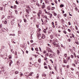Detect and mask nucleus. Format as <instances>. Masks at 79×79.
<instances>
[{
	"instance_id": "36",
	"label": "nucleus",
	"mask_w": 79,
	"mask_h": 79,
	"mask_svg": "<svg viewBox=\"0 0 79 79\" xmlns=\"http://www.w3.org/2000/svg\"><path fill=\"white\" fill-rule=\"evenodd\" d=\"M72 37H73V38H74V35L73 34H72Z\"/></svg>"
},
{
	"instance_id": "33",
	"label": "nucleus",
	"mask_w": 79,
	"mask_h": 79,
	"mask_svg": "<svg viewBox=\"0 0 79 79\" xmlns=\"http://www.w3.org/2000/svg\"><path fill=\"white\" fill-rule=\"evenodd\" d=\"M19 23H21V22H22V20H20L19 21Z\"/></svg>"
},
{
	"instance_id": "1",
	"label": "nucleus",
	"mask_w": 79,
	"mask_h": 79,
	"mask_svg": "<svg viewBox=\"0 0 79 79\" xmlns=\"http://www.w3.org/2000/svg\"><path fill=\"white\" fill-rule=\"evenodd\" d=\"M29 74V73H25L24 74V76H27V77H28V76H30V74Z\"/></svg>"
},
{
	"instance_id": "54",
	"label": "nucleus",
	"mask_w": 79,
	"mask_h": 79,
	"mask_svg": "<svg viewBox=\"0 0 79 79\" xmlns=\"http://www.w3.org/2000/svg\"><path fill=\"white\" fill-rule=\"evenodd\" d=\"M47 14L48 15H50L51 14L49 12H48Z\"/></svg>"
},
{
	"instance_id": "37",
	"label": "nucleus",
	"mask_w": 79,
	"mask_h": 79,
	"mask_svg": "<svg viewBox=\"0 0 79 79\" xmlns=\"http://www.w3.org/2000/svg\"><path fill=\"white\" fill-rule=\"evenodd\" d=\"M39 12H40V14H42V12H41V10H39Z\"/></svg>"
},
{
	"instance_id": "49",
	"label": "nucleus",
	"mask_w": 79,
	"mask_h": 79,
	"mask_svg": "<svg viewBox=\"0 0 79 79\" xmlns=\"http://www.w3.org/2000/svg\"><path fill=\"white\" fill-rule=\"evenodd\" d=\"M70 59V57H68V60H69Z\"/></svg>"
},
{
	"instance_id": "45",
	"label": "nucleus",
	"mask_w": 79,
	"mask_h": 79,
	"mask_svg": "<svg viewBox=\"0 0 79 79\" xmlns=\"http://www.w3.org/2000/svg\"><path fill=\"white\" fill-rule=\"evenodd\" d=\"M30 42H31V43H32V42H33V40H31Z\"/></svg>"
},
{
	"instance_id": "59",
	"label": "nucleus",
	"mask_w": 79,
	"mask_h": 79,
	"mask_svg": "<svg viewBox=\"0 0 79 79\" xmlns=\"http://www.w3.org/2000/svg\"><path fill=\"white\" fill-rule=\"evenodd\" d=\"M49 69H50V70H52V68H51L50 66H49Z\"/></svg>"
},
{
	"instance_id": "28",
	"label": "nucleus",
	"mask_w": 79,
	"mask_h": 79,
	"mask_svg": "<svg viewBox=\"0 0 79 79\" xmlns=\"http://www.w3.org/2000/svg\"><path fill=\"white\" fill-rule=\"evenodd\" d=\"M64 56H65V57H66L67 56V54H64Z\"/></svg>"
},
{
	"instance_id": "38",
	"label": "nucleus",
	"mask_w": 79,
	"mask_h": 79,
	"mask_svg": "<svg viewBox=\"0 0 79 79\" xmlns=\"http://www.w3.org/2000/svg\"><path fill=\"white\" fill-rule=\"evenodd\" d=\"M37 76L36 77V78H39V74H37Z\"/></svg>"
},
{
	"instance_id": "27",
	"label": "nucleus",
	"mask_w": 79,
	"mask_h": 79,
	"mask_svg": "<svg viewBox=\"0 0 79 79\" xmlns=\"http://www.w3.org/2000/svg\"><path fill=\"white\" fill-rule=\"evenodd\" d=\"M71 58H74V56H73V55H71Z\"/></svg>"
},
{
	"instance_id": "46",
	"label": "nucleus",
	"mask_w": 79,
	"mask_h": 79,
	"mask_svg": "<svg viewBox=\"0 0 79 79\" xmlns=\"http://www.w3.org/2000/svg\"><path fill=\"white\" fill-rule=\"evenodd\" d=\"M69 16H72V15H71V14H70V13H69Z\"/></svg>"
},
{
	"instance_id": "14",
	"label": "nucleus",
	"mask_w": 79,
	"mask_h": 79,
	"mask_svg": "<svg viewBox=\"0 0 79 79\" xmlns=\"http://www.w3.org/2000/svg\"><path fill=\"white\" fill-rule=\"evenodd\" d=\"M41 39H42V37L41 36L38 37V39H39V40H40Z\"/></svg>"
},
{
	"instance_id": "63",
	"label": "nucleus",
	"mask_w": 79,
	"mask_h": 79,
	"mask_svg": "<svg viewBox=\"0 0 79 79\" xmlns=\"http://www.w3.org/2000/svg\"><path fill=\"white\" fill-rule=\"evenodd\" d=\"M45 21L46 23H47V22H48V21H47V19L45 20Z\"/></svg>"
},
{
	"instance_id": "48",
	"label": "nucleus",
	"mask_w": 79,
	"mask_h": 79,
	"mask_svg": "<svg viewBox=\"0 0 79 79\" xmlns=\"http://www.w3.org/2000/svg\"><path fill=\"white\" fill-rule=\"evenodd\" d=\"M48 34H51V32H50V31H48Z\"/></svg>"
},
{
	"instance_id": "2",
	"label": "nucleus",
	"mask_w": 79,
	"mask_h": 79,
	"mask_svg": "<svg viewBox=\"0 0 79 79\" xmlns=\"http://www.w3.org/2000/svg\"><path fill=\"white\" fill-rule=\"evenodd\" d=\"M11 24H14V23H15V19H13L11 20Z\"/></svg>"
},
{
	"instance_id": "57",
	"label": "nucleus",
	"mask_w": 79,
	"mask_h": 79,
	"mask_svg": "<svg viewBox=\"0 0 79 79\" xmlns=\"http://www.w3.org/2000/svg\"><path fill=\"white\" fill-rule=\"evenodd\" d=\"M75 10H76V11H77V7H76L75 8Z\"/></svg>"
},
{
	"instance_id": "4",
	"label": "nucleus",
	"mask_w": 79,
	"mask_h": 79,
	"mask_svg": "<svg viewBox=\"0 0 79 79\" xmlns=\"http://www.w3.org/2000/svg\"><path fill=\"white\" fill-rule=\"evenodd\" d=\"M2 74L3 76H6V72H4L3 73H2Z\"/></svg>"
},
{
	"instance_id": "43",
	"label": "nucleus",
	"mask_w": 79,
	"mask_h": 79,
	"mask_svg": "<svg viewBox=\"0 0 79 79\" xmlns=\"http://www.w3.org/2000/svg\"><path fill=\"white\" fill-rule=\"evenodd\" d=\"M12 73V74H13L14 73H13V71H10V73Z\"/></svg>"
},
{
	"instance_id": "24",
	"label": "nucleus",
	"mask_w": 79,
	"mask_h": 79,
	"mask_svg": "<svg viewBox=\"0 0 79 79\" xmlns=\"http://www.w3.org/2000/svg\"><path fill=\"white\" fill-rule=\"evenodd\" d=\"M37 15L38 16H39L38 18H39V17H40V14H39V13H38L37 14Z\"/></svg>"
},
{
	"instance_id": "55",
	"label": "nucleus",
	"mask_w": 79,
	"mask_h": 79,
	"mask_svg": "<svg viewBox=\"0 0 79 79\" xmlns=\"http://www.w3.org/2000/svg\"><path fill=\"white\" fill-rule=\"evenodd\" d=\"M10 64H12V63H13V62L12 61H10Z\"/></svg>"
},
{
	"instance_id": "51",
	"label": "nucleus",
	"mask_w": 79,
	"mask_h": 79,
	"mask_svg": "<svg viewBox=\"0 0 79 79\" xmlns=\"http://www.w3.org/2000/svg\"><path fill=\"white\" fill-rule=\"evenodd\" d=\"M69 42H71V39H68Z\"/></svg>"
},
{
	"instance_id": "7",
	"label": "nucleus",
	"mask_w": 79,
	"mask_h": 79,
	"mask_svg": "<svg viewBox=\"0 0 79 79\" xmlns=\"http://www.w3.org/2000/svg\"><path fill=\"white\" fill-rule=\"evenodd\" d=\"M53 56V54H50L49 57H50V58H53V56Z\"/></svg>"
},
{
	"instance_id": "64",
	"label": "nucleus",
	"mask_w": 79,
	"mask_h": 79,
	"mask_svg": "<svg viewBox=\"0 0 79 79\" xmlns=\"http://www.w3.org/2000/svg\"><path fill=\"white\" fill-rule=\"evenodd\" d=\"M28 51H26V53H28Z\"/></svg>"
},
{
	"instance_id": "11",
	"label": "nucleus",
	"mask_w": 79,
	"mask_h": 79,
	"mask_svg": "<svg viewBox=\"0 0 79 79\" xmlns=\"http://www.w3.org/2000/svg\"><path fill=\"white\" fill-rule=\"evenodd\" d=\"M13 18V16L12 15H10V16H9V17H8V18Z\"/></svg>"
},
{
	"instance_id": "26",
	"label": "nucleus",
	"mask_w": 79,
	"mask_h": 79,
	"mask_svg": "<svg viewBox=\"0 0 79 79\" xmlns=\"http://www.w3.org/2000/svg\"><path fill=\"white\" fill-rule=\"evenodd\" d=\"M42 8H43V9H44L45 8V6H44V5H43L42 6Z\"/></svg>"
},
{
	"instance_id": "3",
	"label": "nucleus",
	"mask_w": 79,
	"mask_h": 79,
	"mask_svg": "<svg viewBox=\"0 0 79 79\" xmlns=\"http://www.w3.org/2000/svg\"><path fill=\"white\" fill-rule=\"evenodd\" d=\"M5 70L4 69H2L1 71L0 70V74L2 73H4V72H5Z\"/></svg>"
},
{
	"instance_id": "41",
	"label": "nucleus",
	"mask_w": 79,
	"mask_h": 79,
	"mask_svg": "<svg viewBox=\"0 0 79 79\" xmlns=\"http://www.w3.org/2000/svg\"><path fill=\"white\" fill-rule=\"evenodd\" d=\"M68 31H69V32H71V30L70 29H68Z\"/></svg>"
},
{
	"instance_id": "16",
	"label": "nucleus",
	"mask_w": 79,
	"mask_h": 79,
	"mask_svg": "<svg viewBox=\"0 0 79 79\" xmlns=\"http://www.w3.org/2000/svg\"><path fill=\"white\" fill-rule=\"evenodd\" d=\"M49 15H50V18H52V14H50Z\"/></svg>"
},
{
	"instance_id": "32",
	"label": "nucleus",
	"mask_w": 79,
	"mask_h": 79,
	"mask_svg": "<svg viewBox=\"0 0 79 79\" xmlns=\"http://www.w3.org/2000/svg\"><path fill=\"white\" fill-rule=\"evenodd\" d=\"M56 47H58V44H56Z\"/></svg>"
},
{
	"instance_id": "23",
	"label": "nucleus",
	"mask_w": 79,
	"mask_h": 79,
	"mask_svg": "<svg viewBox=\"0 0 79 79\" xmlns=\"http://www.w3.org/2000/svg\"><path fill=\"white\" fill-rule=\"evenodd\" d=\"M64 63H66L67 62V61H66V60H64Z\"/></svg>"
},
{
	"instance_id": "39",
	"label": "nucleus",
	"mask_w": 79,
	"mask_h": 79,
	"mask_svg": "<svg viewBox=\"0 0 79 79\" xmlns=\"http://www.w3.org/2000/svg\"><path fill=\"white\" fill-rule=\"evenodd\" d=\"M75 27V28H76V30H77V26L76 25Z\"/></svg>"
},
{
	"instance_id": "56",
	"label": "nucleus",
	"mask_w": 79,
	"mask_h": 79,
	"mask_svg": "<svg viewBox=\"0 0 79 79\" xmlns=\"http://www.w3.org/2000/svg\"><path fill=\"white\" fill-rule=\"evenodd\" d=\"M52 25L53 26L54 25V23L53 22H52Z\"/></svg>"
},
{
	"instance_id": "58",
	"label": "nucleus",
	"mask_w": 79,
	"mask_h": 79,
	"mask_svg": "<svg viewBox=\"0 0 79 79\" xmlns=\"http://www.w3.org/2000/svg\"><path fill=\"white\" fill-rule=\"evenodd\" d=\"M31 50H32V51H34V48H31Z\"/></svg>"
},
{
	"instance_id": "34",
	"label": "nucleus",
	"mask_w": 79,
	"mask_h": 79,
	"mask_svg": "<svg viewBox=\"0 0 79 79\" xmlns=\"http://www.w3.org/2000/svg\"><path fill=\"white\" fill-rule=\"evenodd\" d=\"M15 3H16V4H18V2L17 0L15 1Z\"/></svg>"
},
{
	"instance_id": "22",
	"label": "nucleus",
	"mask_w": 79,
	"mask_h": 79,
	"mask_svg": "<svg viewBox=\"0 0 79 79\" xmlns=\"http://www.w3.org/2000/svg\"><path fill=\"white\" fill-rule=\"evenodd\" d=\"M54 16H56V15H57L56 13H54Z\"/></svg>"
},
{
	"instance_id": "5",
	"label": "nucleus",
	"mask_w": 79,
	"mask_h": 79,
	"mask_svg": "<svg viewBox=\"0 0 79 79\" xmlns=\"http://www.w3.org/2000/svg\"><path fill=\"white\" fill-rule=\"evenodd\" d=\"M37 35L38 37L41 36V34H40V33H38L37 34Z\"/></svg>"
},
{
	"instance_id": "62",
	"label": "nucleus",
	"mask_w": 79,
	"mask_h": 79,
	"mask_svg": "<svg viewBox=\"0 0 79 79\" xmlns=\"http://www.w3.org/2000/svg\"><path fill=\"white\" fill-rule=\"evenodd\" d=\"M51 5H54V3H53L52 2Z\"/></svg>"
},
{
	"instance_id": "47",
	"label": "nucleus",
	"mask_w": 79,
	"mask_h": 79,
	"mask_svg": "<svg viewBox=\"0 0 79 79\" xmlns=\"http://www.w3.org/2000/svg\"><path fill=\"white\" fill-rule=\"evenodd\" d=\"M5 48V46H2V48Z\"/></svg>"
},
{
	"instance_id": "53",
	"label": "nucleus",
	"mask_w": 79,
	"mask_h": 79,
	"mask_svg": "<svg viewBox=\"0 0 79 79\" xmlns=\"http://www.w3.org/2000/svg\"><path fill=\"white\" fill-rule=\"evenodd\" d=\"M46 63L45 62H44V66H45V65H46Z\"/></svg>"
},
{
	"instance_id": "40",
	"label": "nucleus",
	"mask_w": 79,
	"mask_h": 79,
	"mask_svg": "<svg viewBox=\"0 0 79 79\" xmlns=\"http://www.w3.org/2000/svg\"><path fill=\"white\" fill-rule=\"evenodd\" d=\"M63 32L64 33V34H66V31H64Z\"/></svg>"
},
{
	"instance_id": "10",
	"label": "nucleus",
	"mask_w": 79,
	"mask_h": 79,
	"mask_svg": "<svg viewBox=\"0 0 79 79\" xmlns=\"http://www.w3.org/2000/svg\"><path fill=\"white\" fill-rule=\"evenodd\" d=\"M26 11L27 13V14H28V15H29V10H28L27 9L26 10Z\"/></svg>"
},
{
	"instance_id": "42",
	"label": "nucleus",
	"mask_w": 79,
	"mask_h": 79,
	"mask_svg": "<svg viewBox=\"0 0 79 79\" xmlns=\"http://www.w3.org/2000/svg\"><path fill=\"white\" fill-rule=\"evenodd\" d=\"M64 16H65V17H66V14H65L64 15Z\"/></svg>"
},
{
	"instance_id": "52",
	"label": "nucleus",
	"mask_w": 79,
	"mask_h": 79,
	"mask_svg": "<svg viewBox=\"0 0 79 79\" xmlns=\"http://www.w3.org/2000/svg\"><path fill=\"white\" fill-rule=\"evenodd\" d=\"M46 56H48V53H46Z\"/></svg>"
},
{
	"instance_id": "19",
	"label": "nucleus",
	"mask_w": 79,
	"mask_h": 79,
	"mask_svg": "<svg viewBox=\"0 0 79 79\" xmlns=\"http://www.w3.org/2000/svg\"><path fill=\"white\" fill-rule=\"evenodd\" d=\"M4 18H5V15H2V18L1 19H3Z\"/></svg>"
},
{
	"instance_id": "29",
	"label": "nucleus",
	"mask_w": 79,
	"mask_h": 79,
	"mask_svg": "<svg viewBox=\"0 0 79 79\" xmlns=\"http://www.w3.org/2000/svg\"><path fill=\"white\" fill-rule=\"evenodd\" d=\"M14 9H16V5L14 6Z\"/></svg>"
},
{
	"instance_id": "8",
	"label": "nucleus",
	"mask_w": 79,
	"mask_h": 79,
	"mask_svg": "<svg viewBox=\"0 0 79 79\" xmlns=\"http://www.w3.org/2000/svg\"><path fill=\"white\" fill-rule=\"evenodd\" d=\"M2 22H3L5 24H6L7 23V22L6 20L5 21H2Z\"/></svg>"
},
{
	"instance_id": "20",
	"label": "nucleus",
	"mask_w": 79,
	"mask_h": 79,
	"mask_svg": "<svg viewBox=\"0 0 79 79\" xmlns=\"http://www.w3.org/2000/svg\"><path fill=\"white\" fill-rule=\"evenodd\" d=\"M2 24H0V28L1 29L2 27Z\"/></svg>"
},
{
	"instance_id": "61",
	"label": "nucleus",
	"mask_w": 79,
	"mask_h": 79,
	"mask_svg": "<svg viewBox=\"0 0 79 79\" xmlns=\"http://www.w3.org/2000/svg\"><path fill=\"white\" fill-rule=\"evenodd\" d=\"M41 21L42 22V23H44V21H43V19H41Z\"/></svg>"
},
{
	"instance_id": "60",
	"label": "nucleus",
	"mask_w": 79,
	"mask_h": 79,
	"mask_svg": "<svg viewBox=\"0 0 79 79\" xmlns=\"http://www.w3.org/2000/svg\"><path fill=\"white\" fill-rule=\"evenodd\" d=\"M21 34V31H19L18 34Z\"/></svg>"
},
{
	"instance_id": "44",
	"label": "nucleus",
	"mask_w": 79,
	"mask_h": 79,
	"mask_svg": "<svg viewBox=\"0 0 79 79\" xmlns=\"http://www.w3.org/2000/svg\"><path fill=\"white\" fill-rule=\"evenodd\" d=\"M44 68H45V69H47V67L46 66H45L44 67Z\"/></svg>"
},
{
	"instance_id": "21",
	"label": "nucleus",
	"mask_w": 79,
	"mask_h": 79,
	"mask_svg": "<svg viewBox=\"0 0 79 79\" xmlns=\"http://www.w3.org/2000/svg\"><path fill=\"white\" fill-rule=\"evenodd\" d=\"M10 35H13V36H15V34H10Z\"/></svg>"
},
{
	"instance_id": "13",
	"label": "nucleus",
	"mask_w": 79,
	"mask_h": 79,
	"mask_svg": "<svg viewBox=\"0 0 79 79\" xmlns=\"http://www.w3.org/2000/svg\"><path fill=\"white\" fill-rule=\"evenodd\" d=\"M35 49L36 51H37V52H38V51H39V50L38 49V48H35Z\"/></svg>"
},
{
	"instance_id": "6",
	"label": "nucleus",
	"mask_w": 79,
	"mask_h": 79,
	"mask_svg": "<svg viewBox=\"0 0 79 79\" xmlns=\"http://www.w3.org/2000/svg\"><path fill=\"white\" fill-rule=\"evenodd\" d=\"M18 73H19V72L18 71H16L15 72V74H18Z\"/></svg>"
},
{
	"instance_id": "35",
	"label": "nucleus",
	"mask_w": 79,
	"mask_h": 79,
	"mask_svg": "<svg viewBox=\"0 0 79 79\" xmlns=\"http://www.w3.org/2000/svg\"><path fill=\"white\" fill-rule=\"evenodd\" d=\"M61 21H62V22H64V20H63V19H61Z\"/></svg>"
},
{
	"instance_id": "9",
	"label": "nucleus",
	"mask_w": 79,
	"mask_h": 79,
	"mask_svg": "<svg viewBox=\"0 0 79 79\" xmlns=\"http://www.w3.org/2000/svg\"><path fill=\"white\" fill-rule=\"evenodd\" d=\"M60 7L62 8V7H63V6H64V5L61 4L60 5Z\"/></svg>"
},
{
	"instance_id": "31",
	"label": "nucleus",
	"mask_w": 79,
	"mask_h": 79,
	"mask_svg": "<svg viewBox=\"0 0 79 79\" xmlns=\"http://www.w3.org/2000/svg\"><path fill=\"white\" fill-rule=\"evenodd\" d=\"M69 25H71V22H68Z\"/></svg>"
},
{
	"instance_id": "18",
	"label": "nucleus",
	"mask_w": 79,
	"mask_h": 79,
	"mask_svg": "<svg viewBox=\"0 0 79 79\" xmlns=\"http://www.w3.org/2000/svg\"><path fill=\"white\" fill-rule=\"evenodd\" d=\"M50 37L51 38V39H53V36L52 35H51L50 36Z\"/></svg>"
},
{
	"instance_id": "30",
	"label": "nucleus",
	"mask_w": 79,
	"mask_h": 79,
	"mask_svg": "<svg viewBox=\"0 0 79 79\" xmlns=\"http://www.w3.org/2000/svg\"><path fill=\"white\" fill-rule=\"evenodd\" d=\"M18 27H21V26H20V25L19 23H18Z\"/></svg>"
},
{
	"instance_id": "50",
	"label": "nucleus",
	"mask_w": 79,
	"mask_h": 79,
	"mask_svg": "<svg viewBox=\"0 0 79 79\" xmlns=\"http://www.w3.org/2000/svg\"><path fill=\"white\" fill-rule=\"evenodd\" d=\"M44 32H46V29H44Z\"/></svg>"
},
{
	"instance_id": "17",
	"label": "nucleus",
	"mask_w": 79,
	"mask_h": 79,
	"mask_svg": "<svg viewBox=\"0 0 79 79\" xmlns=\"http://www.w3.org/2000/svg\"><path fill=\"white\" fill-rule=\"evenodd\" d=\"M57 52L58 53V55H59L60 54V51L58 50L57 51Z\"/></svg>"
},
{
	"instance_id": "12",
	"label": "nucleus",
	"mask_w": 79,
	"mask_h": 79,
	"mask_svg": "<svg viewBox=\"0 0 79 79\" xmlns=\"http://www.w3.org/2000/svg\"><path fill=\"white\" fill-rule=\"evenodd\" d=\"M38 61L39 63H40L41 62V60H40V59H39L38 60Z\"/></svg>"
},
{
	"instance_id": "25",
	"label": "nucleus",
	"mask_w": 79,
	"mask_h": 79,
	"mask_svg": "<svg viewBox=\"0 0 79 79\" xmlns=\"http://www.w3.org/2000/svg\"><path fill=\"white\" fill-rule=\"evenodd\" d=\"M23 20L24 21V23H26L27 20H26V19H23Z\"/></svg>"
},
{
	"instance_id": "15",
	"label": "nucleus",
	"mask_w": 79,
	"mask_h": 79,
	"mask_svg": "<svg viewBox=\"0 0 79 79\" xmlns=\"http://www.w3.org/2000/svg\"><path fill=\"white\" fill-rule=\"evenodd\" d=\"M53 44L54 45H56V43L55 42H53Z\"/></svg>"
}]
</instances>
